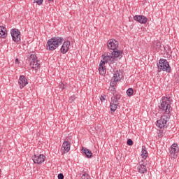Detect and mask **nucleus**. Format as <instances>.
<instances>
[{"label": "nucleus", "instance_id": "1", "mask_svg": "<svg viewBox=\"0 0 179 179\" xmlns=\"http://www.w3.org/2000/svg\"><path fill=\"white\" fill-rule=\"evenodd\" d=\"M159 108L162 113H164V115H170V113H171V110H173L170 98L163 96L159 102Z\"/></svg>", "mask_w": 179, "mask_h": 179}, {"label": "nucleus", "instance_id": "2", "mask_svg": "<svg viewBox=\"0 0 179 179\" xmlns=\"http://www.w3.org/2000/svg\"><path fill=\"white\" fill-rule=\"evenodd\" d=\"M62 41H64L63 38L55 37L49 39L46 43V48L49 51H54V50H57L61 44H62Z\"/></svg>", "mask_w": 179, "mask_h": 179}, {"label": "nucleus", "instance_id": "3", "mask_svg": "<svg viewBox=\"0 0 179 179\" xmlns=\"http://www.w3.org/2000/svg\"><path fill=\"white\" fill-rule=\"evenodd\" d=\"M157 65L158 67V72H162V71L168 72L169 73L171 72V67H170V64H169L167 59H160L159 63L157 64Z\"/></svg>", "mask_w": 179, "mask_h": 179}, {"label": "nucleus", "instance_id": "4", "mask_svg": "<svg viewBox=\"0 0 179 179\" xmlns=\"http://www.w3.org/2000/svg\"><path fill=\"white\" fill-rule=\"evenodd\" d=\"M118 100H120V95L116 94L113 95V96L111 97V101L110 105L111 113H115L117 108H118V106H120Z\"/></svg>", "mask_w": 179, "mask_h": 179}, {"label": "nucleus", "instance_id": "5", "mask_svg": "<svg viewBox=\"0 0 179 179\" xmlns=\"http://www.w3.org/2000/svg\"><path fill=\"white\" fill-rule=\"evenodd\" d=\"M29 61L30 62V66L32 68V69L37 71V69L40 68V64L38 63V60H37V56L36 55H31L29 56Z\"/></svg>", "mask_w": 179, "mask_h": 179}, {"label": "nucleus", "instance_id": "6", "mask_svg": "<svg viewBox=\"0 0 179 179\" xmlns=\"http://www.w3.org/2000/svg\"><path fill=\"white\" fill-rule=\"evenodd\" d=\"M169 118H170V115H164L160 120L157 121V127L160 129L167 128V120H169Z\"/></svg>", "mask_w": 179, "mask_h": 179}, {"label": "nucleus", "instance_id": "7", "mask_svg": "<svg viewBox=\"0 0 179 179\" xmlns=\"http://www.w3.org/2000/svg\"><path fill=\"white\" fill-rule=\"evenodd\" d=\"M178 145L177 143H173L169 148V156L172 159H176V157L178 156Z\"/></svg>", "mask_w": 179, "mask_h": 179}, {"label": "nucleus", "instance_id": "8", "mask_svg": "<svg viewBox=\"0 0 179 179\" xmlns=\"http://www.w3.org/2000/svg\"><path fill=\"white\" fill-rule=\"evenodd\" d=\"M10 34L12 36L13 41H14L15 43H18V41L20 40V32L19 31V29H11Z\"/></svg>", "mask_w": 179, "mask_h": 179}, {"label": "nucleus", "instance_id": "9", "mask_svg": "<svg viewBox=\"0 0 179 179\" xmlns=\"http://www.w3.org/2000/svg\"><path fill=\"white\" fill-rule=\"evenodd\" d=\"M32 160L34 163L36 164H41V163H44V160H45V156H44V155H34L32 157Z\"/></svg>", "mask_w": 179, "mask_h": 179}, {"label": "nucleus", "instance_id": "10", "mask_svg": "<svg viewBox=\"0 0 179 179\" xmlns=\"http://www.w3.org/2000/svg\"><path fill=\"white\" fill-rule=\"evenodd\" d=\"M109 50H115L118 48V42L115 39H110L107 43Z\"/></svg>", "mask_w": 179, "mask_h": 179}, {"label": "nucleus", "instance_id": "11", "mask_svg": "<svg viewBox=\"0 0 179 179\" xmlns=\"http://www.w3.org/2000/svg\"><path fill=\"white\" fill-rule=\"evenodd\" d=\"M69 47H71V41H64L60 49L61 53L66 54L67 51H69Z\"/></svg>", "mask_w": 179, "mask_h": 179}, {"label": "nucleus", "instance_id": "12", "mask_svg": "<svg viewBox=\"0 0 179 179\" xmlns=\"http://www.w3.org/2000/svg\"><path fill=\"white\" fill-rule=\"evenodd\" d=\"M103 57V62L106 64V63H108L109 64H114V62H115V57L114 56H110L108 55H107L106 56H104V55H102Z\"/></svg>", "mask_w": 179, "mask_h": 179}, {"label": "nucleus", "instance_id": "13", "mask_svg": "<svg viewBox=\"0 0 179 179\" xmlns=\"http://www.w3.org/2000/svg\"><path fill=\"white\" fill-rule=\"evenodd\" d=\"M62 155H64V153H68L69 150H71V142L66 141L62 144Z\"/></svg>", "mask_w": 179, "mask_h": 179}, {"label": "nucleus", "instance_id": "14", "mask_svg": "<svg viewBox=\"0 0 179 179\" xmlns=\"http://www.w3.org/2000/svg\"><path fill=\"white\" fill-rule=\"evenodd\" d=\"M18 83L20 89H23V87H24V86H26V85H27L29 83L27 82V78H26V76H20Z\"/></svg>", "mask_w": 179, "mask_h": 179}, {"label": "nucleus", "instance_id": "15", "mask_svg": "<svg viewBox=\"0 0 179 179\" xmlns=\"http://www.w3.org/2000/svg\"><path fill=\"white\" fill-rule=\"evenodd\" d=\"M134 20H136L138 22V23H141V24H144L148 22V18L145 15H135L134 17Z\"/></svg>", "mask_w": 179, "mask_h": 179}, {"label": "nucleus", "instance_id": "16", "mask_svg": "<svg viewBox=\"0 0 179 179\" xmlns=\"http://www.w3.org/2000/svg\"><path fill=\"white\" fill-rule=\"evenodd\" d=\"M101 63L99 64V73L100 75H106V63L103 61H101Z\"/></svg>", "mask_w": 179, "mask_h": 179}, {"label": "nucleus", "instance_id": "17", "mask_svg": "<svg viewBox=\"0 0 179 179\" xmlns=\"http://www.w3.org/2000/svg\"><path fill=\"white\" fill-rule=\"evenodd\" d=\"M121 79H122V73H120L119 71H116L115 73L113 75V80L117 83V82L121 80Z\"/></svg>", "mask_w": 179, "mask_h": 179}, {"label": "nucleus", "instance_id": "18", "mask_svg": "<svg viewBox=\"0 0 179 179\" xmlns=\"http://www.w3.org/2000/svg\"><path fill=\"white\" fill-rule=\"evenodd\" d=\"M124 53H122V51L121 50H113L112 52V55L115 58H118L119 59H121L122 58V55Z\"/></svg>", "mask_w": 179, "mask_h": 179}, {"label": "nucleus", "instance_id": "19", "mask_svg": "<svg viewBox=\"0 0 179 179\" xmlns=\"http://www.w3.org/2000/svg\"><path fill=\"white\" fill-rule=\"evenodd\" d=\"M81 151L85 153V155L87 156V157H88L89 159H90V157H92L93 156V153H92V151L86 148H83Z\"/></svg>", "mask_w": 179, "mask_h": 179}, {"label": "nucleus", "instance_id": "20", "mask_svg": "<svg viewBox=\"0 0 179 179\" xmlns=\"http://www.w3.org/2000/svg\"><path fill=\"white\" fill-rule=\"evenodd\" d=\"M137 170L138 173H141V174H145L148 171V169H146V166L143 164H140L137 167Z\"/></svg>", "mask_w": 179, "mask_h": 179}, {"label": "nucleus", "instance_id": "21", "mask_svg": "<svg viewBox=\"0 0 179 179\" xmlns=\"http://www.w3.org/2000/svg\"><path fill=\"white\" fill-rule=\"evenodd\" d=\"M6 28L2 26H0V38H5L7 36Z\"/></svg>", "mask_w": 179, "mask_h": 179}, {"label": "nucleus", "instance_id": "22", "mask_svg": "<svg viewBox=\"0 0 179 179\" xmlns=\"http://www.w3.org/2000/svg\"><path fill=\"white\" fill-rule=\"evenodd\" d=\"M162 47V43L160 42H157L156 44L152 45L153 51H159Z\"/></svg>", "mask_w": 179, "mask_h": 179}, {"label": "nucleus", "instance_id": "23", "mask_svg": "<svg viewBox=\"0 0 179 179\" xmlns=\"http://www.w3.org/2000/svg\"><path fill=\"white\" fill-rule=\"evenodd\" d=\"M141 156L144 159L148 157V151L146 150V148H145L144 146H143L142 148Z\"/></svg>", "mask_w": 179, "mask_h": 179}, {"label": "nucleus", "instance_id": "24", "mask_svg": "<svg viewBox=\"0 0 179 179\" xmlns=\"http://www.w3.org/2000/svg\"><path fill=\"white\" fill-rule=\"evenodd\" d=\"M127 96H132V94H134V89L132 88H129L127 90Z\"/></svg>", "mask_w": 179, "mask_h": 179}, {"label": "nucleus", "instance_id": "25", "mask_svg": "<svg viewBox=\"0 0 179 179\" xmlns=\"http://www.w3.org/2000/svg\"><path fill=\"white\" fill-rule=\"evenodd\" d=\"M34 2L41 6L43 5V2H44V0H34Z\"/></svg>", "mask_w": 179, "mask_h": 179}, {"label": "nucleus", "instance_id": "26", "mask_svg": "<svg viewBox=\"0 0 179 179\" xmlns=\"http://www.w3.org/2000/svg\"><path fill=\"white\" fill-rule=\"evenodd\" d=\"M82 179H90V176H89L88 173H84L82 177Z\"/></svg>", "mask_w": 179, "mask_h": 179}, {"label": "nucleus", "instance_id": "27", "mask_svg": "<svg viewBox=\"0 0 179 179\" xmlns=\"http://www.w3.org/2000/svg\"><path fill=\"white\" fill-rule=\"evenodd\" d=\"M76 99V96L75 95H73L70 97L69 102L73 103V101H75Z\"/></svg>", "mask_w": 179, "mask_h": 179}, {"label": "nucleus", "instance_id": "28", "mask_svg": "<svg viewBox=\"0 0 179 179\" xmlns=\"http://www.w3.org/2000/svg\"><path fill=\"white\" fill-rule=\"evenodd\" d=\"M127 145L129 146H132V145H134V141H132V140L131 138H129L127 140Z\"/></svg>", "mask_w": 179, "mask_h": 179}, {"label": "nucleus", "instance_id": "29", "mask_svg": "<svg viewBox=\"0 0 179 179\" xmlns=\"http://www.w3.org/2000/svg\"><path fill=\"white\" fill-rule=\"evenodd\" d=\"M106 99H107V96H106L105 94L101 95L100 97L101 101H104L106 100Z\"/></svg>", "mask_w": 179, "mask_h": 179}, {"label": "nucleus", "instance_id": "30", "mask_svg": "<svg viewBox=\"0 0 179 179\" xmlns=\"http://www.w3.org/2000/svg\"><path fill=\"white\" fill-rule=\"evenodd\" d=\"M58 179H64V174L59 173L57 176Z\"/></svg>", "mask_w": 179, "mask_h": 179}, {"label": "nucleus", "instance_id": "31", "mask_svg": "<svg viewBox=\"0 0 179 179\" xmlns=\"http://www.w3.org/2000/svg\"><path fill=\"white\" fill-rule=\"evenodd\" d=\"M59 87L60 89H65V85L62 83L61 84H59Z\"/></svg>", "mask_w": 179, "mask_h": 179}, {"label": "nucleus", "instance_id": "32", "mask_svg": "<svg viewBox=\"0 0 179 179\" xmlns=\"http://www.w3.org/2000/svg\"><path fill=\"white\" fill-rule=\"evenodd\" d=\"M175 80H176V83H178V82H179V76H175Z\"/></svg>", "mask_w": 179, "mask_h": 179}, {"label": "nucleus", "instance_id": "33", "mask_svg": "<svg viewBox=\"0 0 179 179\" xmlns=\"http://www.w3.org/2000/svg\"><path fill=\"white\" fill-rule=\"evenodd\" d=\"M15 64H19V59H15Z\"/></svg>", "mask_w": 179, "mask_h": 179}, {"label": "nucleus", "instance_id": "34", "mask_svg": "<svg viewBox=\"0 0 179 179\" xmlns=\"http://www.w3.org/2000/svg\"><path fill=\"white\" fill-rule=\"evenodd\" d=\"M50 2H52L54 0H48Z\"/></svg>", "mask_w": 179, "mask_h": 179}, {"label": "nucleus", "instance_id": "35", "mask_svg": "<svg viewBox=\"0 0 179 179\" xmlns=\"http://www.w3.org/2000/svg\"><path fill=\"white\" fill-rule=\"evenodd\" d=\"M158 136H162V134L158 135Z\"/></svg>", "mask_w": 179, "mask_h": 179}]
</instances>
